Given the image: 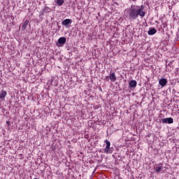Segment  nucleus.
<instances>
[{
    "mask_svg": "<svg viewBox=\"0 0 179 179\" xmlns=\"http://www.w3.org/2000/svg\"><path fill=\"white\" fill-rule=\"evenodd\" d=\"M145 6H131V8L129 10V19L131 22L136 20L140 16L141 17H145L146 12L144 10Z\"/></svg>",
    "mask_w": 179,
    "mask_h": 179,
    "instance_id": "1",
    "label": "nucleus"
},
{
    "mask_svg": "<svg viewBox=\"0 0 179 179\" xmlns=\"http://www.w3.org/2000/svg\"><path fill=\"white\" fill-rule=\"evenodd\" d=\"M104 143H106V146L104 148V152L106 154L113 153V150H111V149L110 148V146H111V143H110V141H108V140H105Z\"/></svg>",
    "mask_w": 179,
    "mask_h": 179,
    "instance_id": "2",
    "label": "nucleus"
},
{
    "mask_svg": "<svg viewBox=\"0 0 179 179\" xmlns=\"http://www.w3.org/2000/svg\"><path fill=\"white\" fill-rule=\"evenodd\" d=\"M66 43V38L65 37H60L57 43H56V45L57 47H63V45Z\"/></svg>",
    "mask_w": 179,
    "mask_h": 179,
    "instance_id": "3",
    "label": "nucleus"
},
{
    "mask_svg": "<svg viewBox=\"0 0 179 179\" xmlns=\"http://www.w3.org/2000/svg\"><path fill=\"white\" fill-rule=\"evenodd\" d=\"M163 124H173L174 122V120L173 117H166L164 119H162Z\"/></svg>",
    "mask_w": 179,
    "mask_h": 179,
    "instance_id": "4",
    "label": "nucleus"
},
{
    "mask_svg": "<svg viewBox=\"0 0 179 179\" xmlns=\"http://www.w3.org/2000/svg\"><path fill=\"white\" fill-rule=\"evenodd\" d=\"M72 23V20L71 19H66L64 20H63V22H62V26H65L66 27H69V24H71Z\"/></svg>",
    "mask_w": 179,
    "mask_h": 179,
    "instance_id": "5",
    "label": "nucleus"
},
{
    "mask_svg": "<svg viewBox=\"0 0 179 179\" xmlns=\"http://www.w3.org/2000/svg\"><path fill=\"white\" fill-rule=\"evenodd\" d=\"M109 79L110 82H115V80H117V76H115V73L110 71L109 74Z\"/></svg>",
    "mask_w": 179,
    "mask_h": 179,
    "instance_id": "6",
    "label": "nucleus"
},
{
    "mask_svg": "<svg viewBox=\"0 0 179 179\" xmlns=\"http://www.w3.org/2000/svg\"><path fill=\"white\" fill-rule=\"evenodd\" d=\"M136 85H138L136 80H131L129 83V89H135L136 87Z\"/></svg>",
    "mask_w": 179,
    "mask_h": 179,
    "instance_id": "7",
    "label": "nucleus"
},
{
    "mask_svg": "<svg viewBox=\"0 0 179 179\" xmlns=\"http://www.w3.org/2000/svg\"><path fill=\"white\" fill-rule=\"evenodd\" d=\"M154 169L155 170L156 173H160L162 170H163V164L159 163L157 164Z\"/></svg>",
    "mask_w": 179,
    "mask_h": 179,
    "instance_id": "8",
    "label": "nucleus"
},
{
    "mask_svg": "<svg viewBox=\"0 0 179 179\" xmlns=\"http://www.w3.org/2000/svg\"><path fill=\"white\" fill-rule=\"evenodd\" d=\"M8 94V92H6V91L2 90H0V99H1V100H5V98L6 97Z\"/></svg>",
    "mask_w": 179,
    "mask_h": 179,
    "instance_id": "9",
    "label": "nucleus"
},
{
    "mask_svg": "<svg viewBox=\"0 0 179 179\" xmlns=\"http://www.w3.org/2000/svg\"><path fill=\"white\" fill-rule=\"evenodd\" d=\"M159 83L160 86H162V87H164V86H166V85H167V79L161 78L159 80Z\"/></svg>",
    "mask_w": 179,
    "mask_h": 179,
    "instance_id": "10",
    "label": "nucleus"
},
{
    "mask_svg": "<svg viewBox=\"0 0 179 179\" xmlns=\"http://www.w3.org/2000/svg\"><path fill=\"white\" fill-rule=\"evenodd\" d=\"M157 33V30L155 28H150L148 31L149 36H153V34H156Z\"/></svg>",
    "mask_w": 179,
    "mask_h": 179,
    "instance_id": "11",
    "label": "nucleus"
},
{
    "mask_svg": "<svg viewBox=\"0 0 179 179\" xmlns=\"http://www.w3.org/2000/svg\"><path fill=\"white\" fill-rule=\"evenodd\" d=\"M29 24V21L25 20L22 25L21 26V30L23 31V30H26V28L27 27V25Z\"/></svg>",
    "mask_w": 179,
    "mask_h": 179,
    "instance_id": "12",
    "label": "nucleus"
},
{
    "mask_svg": "<svg viewBox=\"0 0 179 179\" xmlns=\"http://www.w3.org/2000/svg\"><path fill=\"white\" fill-rule=\"evenodd\" d=\"M64 2H65L64 0H57V3L58 6H62V5L64 4Z\"/></svg>",
    "mask_w": 179,
    "mask_h": 179,
    "instance_id": "13",
    "label": "nucleus"
},
{
    "mask_svg": "<svg viewBox=\"0 0 179 179\" xmlns=\"http://www.w3.org/2000/svg\"><path fill=\"white\" fill-rule=\"evenodd\" d=\"M45 12H48V13H50V12H51V8H50L49 7L45 6Z\"/></svg>",
    "mask_w": 179,
    "mask_h": 179,
    "instance_id": "14",
    "label": "nucleus"
},
{
    "mask_svg": "<svg viewBox=\"0 0 179 179\" xmlns=\"http://www.w3.org/2000/svg\"><path fill=\"white\" fill-rule=\"evenodd\" d=\"M105 80H106L107 82H108L110 80V76H107L106 78H105Z\"/></svg>",
    "mask_w": 179,
    "mask_h": 179,
    "instance_id": "15",
    "label": "nucleus"
},
{
    "mask_svg": "<svg viewBox=\"0 0 179 179\" xmlns=\"http://www.w3.org/2000/svg\"><path fill=\"white\" fill-rule=\"evenodd\" d=\"M6 124H7L8 127H10V122L6 121Z\"/></svg>",
    "mask_w": 179,
    "mask_h": 179,
    "instance_id": "16",
    "label": "nucleus"
},
{
    "mask_svg": "<svg viewBox=\"0 0 179 179\" xmlns=\"http://www.w3.org/2000/svg\"><path fill=\"white\" fill-rule=\"evenodd\" d=\"M84 136H85V138H86L87 139V138L89 137V136H87V135H85Z\"/></svg>",
    "mask_w": 179,
    "mask_h": 179,
    "instance_id": "17",
    "label": "nucleus"
},
{
    "mask_svg": "<svg viewBox=\"0 0 179 179\" xmlns=\"http://www.w3.org/2000/svg\"><path fill=\"white\" fill-rule=\"evenodd\" d=\"M0 61H1V57H0Z\"/></svg>",
    "mask_w": 179,
    "mask_h": 179,
    "instance_id": "18",
    "label": "nucleus"
}]
</instances>
